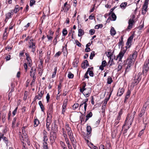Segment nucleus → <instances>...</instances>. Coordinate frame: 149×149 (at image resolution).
<instances>
[{
  "label": "nucleus",
  "mask_w": 149,
  "mask_h": 149,
  "mask_svg": "<svg viewBox=\"0 0 149 149\" xmlns=\"http://www.w3.org/2000/svg\"><path fill=\"white\" fill-rule=\"evenodd\" d=\"M86 84L84 83L82 88L80 89V92L82 93L86 97H88L90 95L91 92V88H85Z\"/></svg>",
  "instance_id": "1"
},
{
  "label": "nucleus",
  "mask_w": 149,
  "mask_h": 149,
  "mask_svg": "<svg viewBox=\"0 0 149 149\" xmlns=\"http://www.w3.org/2000/svg\"><path fill=\"white\" fill-rule=\"evenodd\" d=\"M29 48L31 49L32 52H34L36 50V43L33 42V39H31L29 41Z\"/></svg>",
  "instance_id": "2"
},
{
  "label": "nucleus",
  "mask_w": 149,
  "mask_h": 149,
  "mask_svg": "<svg viewBox=\"0 0 149 149\" xmlns=\"http://www.w3.org/2000/svg\"><path fill=\"white\" fill-rule=\"evenodd\" d=\"M141 72H139L137 75H136L133 82L134 85H137L141 81Z\"/></svg>",
  "instance_id": "3"
},
{
  "label": "nucleus",
  "mask_w": 149,
  "mask_h": 149,
  "mask_svg": "<svg viewBox=\"0 0 149 149\" xmlns=\"http://www.w3.org/2000/svg\"><path fill=\"white\" fill-rule=\"evenodd\" d=\"M147 107V105L146 104H144L143 105L141 111L140 112L139 114V117H141L142 116H143V121H144L145 120V117H144L143 115H144V114L145 113V111H146V109Z\"/></svg>",
  "instance_id": "4"
},
{
  "label": "nucleus",
  "mask_w": 149,
  "mask_h": 149,
  "mask_svg": "<svg viewBox=\"0 0 149 149\" xmlns=\"http://www.w3.org/2000/svg\"><path fill=\"white\" fill-rule=\"evenodd\" d=\"M88 98H86V99L83 100L82 102H81L79 106V109H80L81 107H82L83 105L84 104V108L85 112H86V109L87 105V103H86V102H88Z\"/></svg>",
  "instance_id": "5"
},
{
  "label": "nucleus",
  "mask_w": 149,
  "mask_h": 149,
  "mask_svg": "<svg viewBox=\"0 0 149 149\" xmlns=\"http://www.w3.org/2000/svg\"><path fill=\"white\" fill-rule=\"evenodd\" d=\"M50 139L51 143H53L56 138V133L55 132H51L50 133Z\"/></svg>",
  "instance_id": "6"
},
{
  "label": "nucleus",
  "mask_w": 149,
  "mask_h": 149,
  "mask_svg": "<svg viewBox=\"0 0 149 149\" xmlns=\"http://www.w3.org/2000/svg\"><path fill=\"white\" fill-rule=\"evenodd\" d=\"M72 145L74 149L76 148V141L75 138L74 137L73 134L69 136Z\"/></svg>",
  "instance_id": "7"
},
{
  "label": "nucleus",
  "mask_w": 149,
  "mask_h": 149,
  "mask_svg": "<svg viewBox=\"0 0 149 149\" xmlns=\"http://www.w3.org/2000/svg\"><path fill=\"white\" fill-rule=\"evenodd\" d=\"M65 128L68 136L73 134L71 129L68 124L66 123L65 124Z\"/></svg>",
  "instance_id": "8"
},
{
  "label": "nucleus",
  "mask_w": 149,
  "mask_h": 149,
  "mask_svg": "<svg viewBox=\"0 0 149 149\" xmlns=\"http://www.w3.org/2000/svg\"><path fill=\"white\" fill-rule=\"evenodd\" d=\"M125 52V50H121L120 52L118 55L117 56L116 59H118L119 61H121Z\"/></svg>",
  "instance_id": "9"
},
{
  "label": "nucleus",
  "mask_w": 149,
  "mask_h": 149,
  "mask_svg": "<svg viewBox=\"0 0 149 149\" xmlns=\"http://www.w3.org/2000/svg\"><path fill=\"white\" fill-rule=\"evenodd\" d=\"M134 36L133 35L131 36L128 39L126 43L127 46L126 47L129 48L131 45V43L132 40Z\"/></svg>",
  "instance_id": "10"
},
{
  "label": "nucleus",
  "mask_w": 149,
  "mask_h": 149,
  "mask_svg": "<svg viewBox=\"0 0 149 149\" xmlns=\"http://www.w3.org/2000/svg\"><path fill=\"white\" fill-rule=\"evenodd\" d=\"M44 94V92L42 91L38 93V95H36L34 99V101H36L37 99L40 100Z\"/></svg>",
  "instance_id": "11"
},
{
  "label": "nucleus",
  "mask_w": 149,
  "mask_h": 149,
  "mask_svg": "<svg viewBox=\"0 0 149 149\" xmlns=\"http://www.w3.org/2000/svg\"><path fill=\"white\" fill-rule=\"evenodd\" d=\"M149 70V63H147L145 62L143 66V73H146Z\"/></svg>",
  "instance_id": "12"
},
{
  "label": "nucleus",
  "mask_w": 149,
  "mask_h": 149,
  "mask_svg": "<svg viewBox=\"0 0 149 149\" xmlns=\"http://www.w3.org/2000/svg\"><path fill=\"white\" fill-rule=\"evenodd\" d=\"M137 55V53L136 51H134L132 54L130 55L129 57V58L131 59L132 60L135 61Z\"/></svg>",
  "instance_id": "13"
},
{
  "label": "nucleus",
  "mask_w": 149,
  "mask_h": 149,
  "mask_svg": "<svg viewBox=\"0 0 149 149\" xmlns=\"http://www.w3.org/2000/svg\"><path fill=\"white\" fill-rule=\"evenodd\" d=\"M134 22V20L132 19H130L129 20V25L127 27V29H130L132 28L133 26Z\"/></svg>",
  "instance_id": "14"
},
{
  "label": "nucleus",
  "mask_w": 149,
  "mask_h": 149,
  "mask_svg": "<svg viewBox=\"0 0 149 149\" xmlns=\"http://www.w3.org/2000/svg\"><path fill=\"white\" fill-rule=\"evenodd\" d=\"M19 137L20 139L22 141V143H24V142L23 141H25L26 142L28 140V138H27V136L26 135V140H25V138H24V134H22L21 132H19Z\"/></svg>",
  "instance_id": "15"
},
{
  "label": "nucleus",
  "mask_w": 149,
  "mask_h": 149,
  "mask_svg": "<svg viewBox=\"0 0 149 149\" xmlns=\"http://www.w3.org/2000/svg\"><path fill=\"white\" fill-rule=\"evenodd\" d=\"M62 130L63 131V133L64 135V137L65 138V141H66V143L68 144H70L69 139L68 138L67 135L66 134V132L65 131L64 129L63 128H62Z\"/></svg>",
  "instance_id": "16"
},
{
  "label": "nucleus",
  "mask_w": 149,
  "mask_h": 149,
  "mask_svg": "<svg viewBox=\"0 0 149 149\" xmlns=\"http://www.w3.org/2000/svg\"><path fill=\"white\" fill-rule=\"evenodd\" d=\"M125 91L124 88H120L118 91L117 95L118 96H120L123 94Z\"/></svg>",
  "instance_id": "17"
},
{
  "label": "nucleus",
  "mask_w": 149,
  "mask_h": 149,
  "mask_svg": "<svg viewBox=\"0 0 149 149\" xmlns=\"http://www.w3.org/2000/svg\"><path fill=\"white\" fill-rule=\"evenodd\" d=\"M88 66L89 64L88 61L86 60L84 61V63L82 64V67L83 69L86 68Z\"/></svg>",
  "instance_id": "18"
},
{
  "label": "nucleus",
  "mask_w": 149,
  "mask_h": 149,
  "mask_svg": "<svg viewBox=\"0 0 149 149\" xmlns=\"http://www.w3.org/2000/svg\"><path fill=\"white\" fill-rule=\"evenodd\" d=\"M53 108L52 107H50L49 108V109L48 110L47 113V116H49L50 115V116H52V113L53 112Z\"/></svg>",
  "instance_id": "19"
},
{
  "label": "nucleus",
  "mask_w": 149,
  "mask_h": 149,
  "mask_svg": "<svg viewBox=\"0 0 149 149\" xmlns=\"http://www.w3.org/2000/svg\"><path fill=\"white\" fill-rule=\"evenodd\" d=\"M26 59L27 64H28L29 66L31 67L32 65V61L30 57L26 58Z\"/></svg>",
  "instance_id": "20"
},
{
  "label": "nucleus",
  "mask_w": 149,
  "mask_h": 149,
  "mask_svg": "<svg viewBox=\"0 0 149 149\" xmlns=\"http://www.w3.org/2000/svg\"><path fill=\"white\" fill-rule=\"evenodd\" d=\"M36 73V69L33 67H32L30 72V75L32 76V75H35Z\"/></svg>",
  "instance_id": "21"
},
{
  "label": "nucleus",
  "mask_w": 149,
  "mask_h": 149,
  "mask_svg": "<svg viewBox=\"0 0 149 149\" xmlns=\"http://www.w3.org/2000/svg\"><path fill=\"white\" fill-rule=\"evenodd\" d=\"M84 34V32L83 30L81 29H80L78 30V36L80 37L83 36Z\"/></svg>",
  "instance_id": "22"
},
{
  "label": "nucleus",
  "mask_w": 149,
  "mask_h": 149,
  "mask_svg": "<svg viewBox=\"0 0 149 149\" xmlns=\"http://www.w3.org/2000/svg\"><path fill=\"white\" fill-rule=\"evenodd\" d=\"M116 31L114 28L113 27H111L110 30V34L112 36H114L116 34Z\"/></svg>",
  "instance_id": "23"
},
{
  "label": "nucleus",
  "mask_w": 149,
  "mask_h": 149,
  "mask_svg": "<svg viewBox=\"0 0 149 149\" xmlns=\"http://www.w3.org/2000/svg\"><path fill=\"white\" fill-rule=\"evenodd\" d=\"M93 69V67H91V68H88V70H87V72H86V73L85 74V75H84V77L85 78H86L88 79L89 78V77L88 76V72L90 70H92Z\"/></svg>",
  "instance_id": "24"
},
{
  "label": "nucleus",
  "mask_w": 149,
  "mask_h": 149,
  "mask_svg": "<svg viewBox=\"0 0 149 149\" xmlns=\"http://www.w3.org/2000/svg\"><path fill=\"white\" fill-rule=\"evenodd\" d=\"M13 10H11L10 13H8L6 14V19H8L11 17V15H12L11 13H13Z\"/></svg>",
  "instance_id": "25"
},
{
  "label": "nucleus",
  "mask_w": 149,
  "mask_h": 149,
  "mask_svg": "<svg viewBox=\"0 0 149 149\" xmlns=\"http://www.w3.org/2000/svg\"><path fill=\"white\" fill-rule=\"evenodd\" d=\"M92 113L91 112H90L89 114H88L86 116V118L85 121V122H86L89 118L91 117L92 116Z\"/></svg>",
  "instance_id": "26"
},
{
  "label": "nucleus",
  "mask_w": 149,
  "mask_h": 149,
  "mask_svg": "<svg viewBox=\"0 0 149 149\" xmlns=\"http://www.w3.org/2000/svg\"><path fill=\"white\" fill-rule=\"evenodd\" d=\"M128 61V64L130 65H133L134 63V61L132 60L131 59L128 58L127 59Z\"/></svg>",
  "instance_id": "27"
},
{
  "label": "nucleus",
  "mask_w": 149,
  "mask_h": 149,
  "mask_svg": "<svg viewBox=\"0 0 149 149\" xmlns=\"http://www.w3.org/2000/svg\"><path fill=\"white\" fill-rule=\"evenodd\" d=\"M39 123V121L38 119H36L34 122V126L35 127H36Z\"/></svg>",
  "instance_id": "28"
},
{
  "label": "nucleus",
  "mask_w": 149,
  "mask_h": 149,
  "mask_svg": "<svg viewBox=\"0 0 149 149\" xmlns=\"http://www.w3.org/2000/svg\"><path fill=\"white\" fill-rule=\"evenodd\" d=\"M25 127H23L22 128V133L23 134H24V138H25V140H26V133L25 130H24Z\"/></svg>",
  "instance_id": "29"
},
{
  "label": "nucleus",
  "mask_w": 149,
  "mask_h": 149,
  "mask_svg": "<svg viewBox=\"0 0 149 149\" xmlns=\"http://www.w3.org/2000/svg\"><path fill=\"white\" fill-rule=\"evenodd\" d=\"M52 116H47V117L46 120L47 123H51L52 122Z\"/></svg>",
  "instance_id": "30"
},
{
  "label": "nucleus",
  "mask_w": 149,
  "mask_h": 149,
  "mask_svg": "<svg viewBox=\"0 0 149 149\" xmlns=\"http://www.w3.org/2000/svg\"><path fill=\"white\" fill-rule=\"evenodd\" d=\"M87 134H90L91 132V128L90 126H87Z\"/></svg>",
  "instance_id": "31"
},
{
  "label": "nucleus",
  "mask_w": 149,
  "mask_h": 149,
  "mask_svg": "<svg viewBox=\"0 0 149 149\" xmlns=\"http://www.w3.org/2000/svg\"><path fill=\"white\" fill-rule=\"evenodd\" d=\"M54 72L53 73V74L52 75V78H54L55 77V75H56V73L57 72V68L56 67H55L54 69Z\"/></svg>",
  "instance_id": "32"
},
{
  "label": "nucleus",
  "mask_w": 149,
  "mask_h": 149,
  "mask_svg": "<svg viewBox=\"0 0 149 149\" xmlns=\"http://www.w3.org/2000/svg\"><path fill=\"white\" fill-rule=\"evenodd\" d=\"M111 17L112 19H111V20L112 21H115L116 20V16L113 13H112Z\"/></svg>",
  "instance_id": "33"
},
{
  "label": "nucleus",
  "mask_w": 149,
  "mask_h": 149,
  "mask_svg": "<svg viewBox=\"0 0 149 149\" xmlns=\"http://www.w3.org/2000/svg\"><path fill=\"white\" fill-rule=\"evenodd\" d=\"M112 82V78L110 77L109 76L107 79V83L109 84H111V82Z\"/></svg>",
  "instance_id": "34"
},
{
  "label": "nucleus",
  "mask_w": 149,
  "mask_h": 149,
  "mask_svg": "<svg viewBox=\"0 0 149 149\" xmlns=\"http://www.w3.org/2000/svg\"><path fill=\"white\" fill-rule=\"evenodd\" d=\"M131 66L132 65H131L128 64L127 66L125 69V73L129 72L130 70Z\"/></svg>",
  "instance_id": "35"
},
{
  "label": "nucleus",
  "mask_w": 149,
  "mask_h": 149,
  "mask_svg": "<svg viewBox=\"0 0 149 149\" xmlns=\"http://www.w3.org/2000/svg\"><path fill=\"white\" fill-rule=\"evenodd\" d=\"M68 102V99H65L64 101L63 104L62 106V107H66Z\"/></svg>",
  "instance_id": "36"
},
{
  "label": "nucleus",
  "mask_w": 149,
  "mask_h": 149,
  "mask_svg": "<svg viewBox=\"0 0 149 149\" xmlns=\"http://www.w3.org/2000/svg\"><path fill=\"white\" fill-rule=\"evenodd\" d=\"M79 106V104L78 103H75L73 106V109L74 110L76 109Z\"/></svg>",
  "instance_id": "37"
},
{
  "label": "nucleus",
  "mask_w": 149,
  "mask_h": 149,
  "mask_svg": "<svg viewBox=\"0 0 149 149\" xmlns=\"http://www.w3.org/2000/svg\"><path fill=\"white\" fill-rule=\"evenodd\" d=\"M19 6L18 5H17L13 10V12H15V13H16L19 10Z\"/></svg>",
  "instance_id": "38"
},
{
  "label": "nucleus",
  "mask_w": 149,
  "mask_h": 149,
  "mask_svg": "<svg viewBox=\"0 0 149 149\" xmlns=\"http://www.w3.org/2000/svg\"><path fill=\"white\" fill-rule=\"evenodd\" d=\"M43 146L42 149H48L47 142L43 143Z\"/></svg>",
  "instance_id": "39"
},
{
  "label": "nucleus",
  "mask_w": 149,
  "mask_h": 149,
  "mask_svg": "<svg viewBox=\"0 0 149 149\" xmlns=\"http://www.w3.org/2000/svg\"><path fill=\"white\" fill-rule=\"evenodd\" d=\"M60 144L63 148H65L66 146L64 142L61 141L60 142Z\"/></svg>",
  "instance_id": "40"
},
{
  "label": "nucleus",
  "mask_w": 149,
  "mask_h": 149,
  "mask_svg": "<svg viewBox=\"0 0 149 149\" xmlns=\"http://www.w3.org/2000/svg\"><path fill=\"white\" fill-rule=\"evenodd\" d=\"M16 119L17 118H13V122H12V127H15V124L16 123Z\"/></svg>",
  "instance_id": "41"
},
{
  "label": "nucleus",
  "mask_w": 149,
  "mask_h": 149,
  "mask_svg": "<svg viewBox=\"0 0 149 149\" xmlns=\"http://www.w3.org/2000/svg\"><path fill=\"white\" fill-rule=\"evenodd\" d=\"M43 140L44 143L47 142L48 140V138L47 135L43 136Z\"/></svg>",
  "instance_id": "42"
},
{
  "label": "nucleus",
  "mask_w": 149,
  "mask_h": 149,
  "mask_svg": "<svg viewBox=\"0 0 149 149\" xmlns=\"http://www.w3.org/2000/svg\"><path fill=\"white\" fill-rule=\"evenodd\" d=\"M127 5V3L126 2H124L122 3L120 5V7L121 8H124L126 5Z\"/></svg>",
  "instance_id": "43"
},
{
  "label": "nucleus",
  "mask_w": 149,
  "mask_h": 149,
  "mask_svg": "<svg viewBox=\"0 0 149 149\" xmlns=\"http://www.w3.org/2000/svg\"><path fill=\"white\" fill-rule=\"evenodd\" d=\"M95 52L93 51L91 53L90 57V58L91 59H93V57L95 56Z\"/></svg>",
  "instance_id": "44"
},
{
  "label": "nucleus",
  "mask_w": 149,
  "mask_h": 149,
  "mask_svg": "<svg viewBox=\"0 0 149 149\" xmlns=\"http://www.w3.org/2000/svg\"><path fill=\"white\" fill-rule=\"evenodd\" d=\"M7 28H5L4 32V33L3 34V38L4 39L6 38L7 36V33L6 31V30H7Z\"/></svg>",
  "instance_id": "45"
},
{
  "label": "nucleus",
  "mask_w": 149,
  "mask_h": 149,
  "mask_svg": "<svg viewBox=\"0 0 149 149\" xmlns=\"http://www.w3.org/2000/svg\"><path fill=\"white\" fill-rule=\"evenodd\" d=\"M68 33L67 30L65 29H64L62 31V33L63 36H65Z\"/></svg>",
  "instance_id": "46"
},
{
  "label": "nucleus",
  "mask_w": 149,
  "mask_h": 149,
  "mask_svg": "<svg viewBox=\"0 0 149 149\" xmlns=\"http://www.w3.org/2000/svg\"><path fill=\"white\" fill-rule=\"evenodd\" d=\"M36 1L35 0H31L30 1V6H32L35 3Z\"/></svg>",
  "instance_id": "47"
},
{
  "label": "nucleus",
  "mask_w": 149,
  "mask_h": 149,
  "mask_svg": "<svg viewBox=\"0 0 149 149\" xmlns=\"http://www.w3.org/2000/svg\"><path fill=\"white\" fill-rule=\"evenodd\" d=\"M74 75L73 74L70 72L68 74V77L69 78H72L73 77Z\"/></svg>",
  "instance_id": "48"
},
{
  "label": "nucleus",
  "mask_w": 149,
  "mask_h": 149,
  "mask_svg": "<svg viewBox=\"0 0 149 149\" xmlns=\"http://www.w3.org/2000/svg\"><path fill=\"white\" fill-rule=\"evenodd\" d=\"M51 123H46V127L47 128V130L48 131L50 130V127L49 126L50 125Z\"/></svg>",
  "instance_id": "49"
},
{
  "label": "nucleus",
  "mask_w": 149,
  "mask_h": 149,
  "mask_svg": "<svg viewBox=\"0 0 149 149\" xmlns=\"http://www.w3.org/2000/svg\"><path fill=\"white\" fill-rule=\"evenodd\" d=\"M103 26L102 24H99L96 25L95 26V29H98L99 28H102V27Z\"/></svg>",
  "instance_id": "50"
},
{
  "label": "nucleus",
  "mask_w": 149,
  "mask_h": 149,
  "mask_svg": "<svg viewBox=\"0 0 149 149\" xmlns=\"http://www.w3.org/2000/svg\"><path fill=\"white\" fill-rule=\"evenodd\" d=\"M106 54L107 56L109 58H110V60H111V53L108 52L107 53H106Z\"/></svg>",
  "instance_id": "51"
},
{
  "label": "nucleus",
  "mask_w": 149,
  "mask_h": 149,
  "mask_svg": "<svg viewBox=\"0 0 149 149\" xmlns=\"http://www.w3.org/2000/svg\"><path fill=\"white\" fill-rule=\"evenodd\" d=\"M61 52L59 51L55 54L54 56L55 57H58L61 55Z\"/></svg>",
  "instance_id": "52"
},
{
  "label": "nucleus",
  "mask_w": 149,
  "mask_h": 149,
  "mask_svg": "<svg viewBox=\"0 0 149 149\" xmlns=\"http://www.w3.org/2000/svg\"><path fill=\"white\" fill-rule=\"evenodd\" d=\"M11 91H13L15 87V84L14 83L12 82L11 84Z\"/></svg>",
  "instance_id": "53"
},
{
  "label": "nucleus",
  "mask_w": 149,
  "mask_h": 149,
  "mask_svg": "<svg viewBox=\"0 0 149 149\" xmlns=\"http://www.w3.org/2000/svg\"><path fill=\"white\" fill-rule=\"evenodd\" d=\"M46 98L47 99V102H48L49 101V100L50 99V96L49 95V93H48L47 94L46 97Z\"/></svg>",
  "instance_id": "54"
},
{
  "label": "nucleus",
  "mask_w": 149,
  "mask_h": 149,
  "mask_svg": "<svg viewBox=\"0 0 149 149\" xmlns=\"http://www.w3.org/2000/svg\"><path fill=\"white\" fill-rule=\"evenodd\" d=\"M148 7V5L143 4V8L142 9L146 10H147V8Z\"/></svg>",
  "instance_id": "55"
},
{
  "label": "nucleus",
  "mask_w": 149,
  "mask_h": 149,
  "mask_svg": "<svg viewBox=\"0 0 149 149\" xmlns=\"http://www.w3.org/2000/svg\"><path fill=\"white\" fill-rule=\"evenodd\" d=\"M107 64V62L105 61H102L101 65L104 67Z\"/></svg>",
  "instance_id": "56"
},
{
  "label": "nucleus",
  "mask_w": 149,
  "mask_h": 149,
  "mask_svg": "<svg viewBox=\"0 0 149 149\" xmlns=\"http://www.w3.org/2000/svg\"><path fill=\"white\" fill-rule=\"evenodd\" d=\"M17 109H18V107H17L15 109V110L14 111H13V116H14L15 115L16 112H17Z\"/></svg>",
  "instance_id": "57"
},
{
  "label": "nucleus",
  "mask_w": 149,
  "mask_h": 149,
  "mask_svg": "<svg viewBox=\"0 0 149 149\" xmlns=\"http://www.w3.org/2000/svg\"><path fill=\"white\" fill-rule=\"evenodd\" d=\"M90 33L91 34H93L95 32V30L94 29H91L89 31Z\"/></svg>",
  "instance_id": "58"
},
{
  "label": "nucleus",
  "mask_w": 149,
  "mask_h": 149,
  "mask_svg": "<svg viewBox=\"0 0 149 149\" xmlns=\"http://www.w3.org/2000/svg\"><path fill=\"white\" fill-rule=\"evenodd\" d=\"M89 75L90 76L93 77L94 76V74L92 71L91 70L89 71Z\"/></svg>",
  "instance_id": "59"
},
{
  "label": "nucleus",
  "mask_w": 149,
  "mask_h": 149,
  "mask_svg": "<svg viewBox=\"0 0 149 149\" xmlns=\"http://www.w3.org/2000/svg\"><path fill=\"white\" fill-rule=\"evenodd\" d=\"M5 59H6V61L10 60V55H9L6 56L5 57Z\"/></svg>",
  "instance_id": "60"
},
{
  "label": "nucleus",
  "mask_w": 149,
  "mask_h": 149,
  "mask_svg": "<svg viewBox=\"0 0 149 149\" xmlns=\"http://www.w3.org/2000/svg\"><path fill=\"white\" fill-rule=\"evenodd\" d=\"M76 43V45H78L79 47H81V44L79 43V42L77 41V40H76L75 41Z\"/></svg>",
  "instance_id": "61"
},
{
  "label": "nucleus",
  "mask_w": 149,
  "mask_h": 149,
  "mask_svg": "<svg viewBox=\"0 0 149 149\" xmlns=\"http://www.w3.org/2000/svg\"><path fill=\"white\" fill-rule=\"evenodd\" d=\"M122 66L121 64H119L118 67V71L122 69Z\"/></svg>",
  "instance_id": "62"
},
{
  "label": "nucleus",
  "mask_w": 149,
  "mask_h": 149,
  "mask_svg": "<svg viewBox=\"0 0 149 149\" xmlns=\"http://www.w3.org/2000/svg\"><path fill=\"white\" fill-rule=\"evenodd\" d=\"M24 68L26 70V71L27 69V64L26 63H24Z\"/></svg>",
  "instance_id": "63"
},
{
  "label": "nucleus",
  "mask_w": 149,
  "mask_h": 149,
  "mask_svg": "<svg viewBox=\"0 0 149 149\" xmlns=\"http://www.w3.org/2000/svg\"><path fill=\"white\" fill-rule=\"evenodd\" d=\"M99 149H105L104 146L101 145L99 146Z\"/></svg>",
  "instance_id": "64"
}]
</instances>
